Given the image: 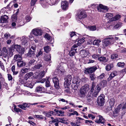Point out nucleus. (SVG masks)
Returning a JSON list of instances; mask_svg holds the SVG:
<instances>
[{"instance_id":"nucleus-7","label":"nucleus","mask_w":126,"mask_h":126,"mask_svg":"<svg viewBox=\"0 0 126 126\" xmlns=\"http://www.w3.org/2000/svg\"><path fill=\"white\" fill-rule=\"evenodd\" d=\"M97 69V67L95 66L85 68V73L87 74H92V73L94 72Z\"/></svg>"},{"instance_id":"nucleus-23","label":"nucleus","mask_w":126,"mask_h":126,"mask_svg":"<svg viewBox=\"0 0 126 126\" xmlns=\"http://www.w3.org/2000/svg\"><path fill=\"white\" fill-rule=\"evenodd\" d=\"M117 75V72L116 71H113L110 74L109 78L108 79V80L109 81L111 80L114 77Z\"/></svg>"},{"instance_id":"nucleus-33","label":"nucleus","mask_w":126,"mask_h":126,"mask_svg":"<svg viewBox=\"0 0 126 126\" xmlns=\"http://www.w3.org/2000/svg\"><path fill=\"white\" fill-rule=\"evenodd\" d=\"M98 59L100 62H107L106 57L103 56H101L98 57Z\"/></svg>"},{"instance_id":"nucleus-11","label":"nucleus","mask_w":126,"mask_h":126,"mask_svg":"<svg viewBox=\"0 0 126 126\" xmlns=\"http://www.w3.org/2000/svg\"><path fill=\"white\" fill-rule=\"evenodd\" d=\"M53 81L54 83V86L56 89H59L60 86L59 84V80L58 78L57 77H54L52 78Z\"/></svg>"},{"instance_id":"nucleus-49","label":"nucleus","mask_w":126,"mask_h":126,"mask_svg":"<svg viewBox=\"0 0 126 126\" xmlns=\"http://www.w3.org/2000/svg\"><path fill=\"white\" fill-rule=\"evenodd\" d=\"M107 82L106 80H103L101 82L100 84L102 87H104L107 84Z\"/></svg>"},{"instance_id":"nucleus-62","label":"nucleus","mask_w":126,"mask_h":126,"mask_svg":"<svg viewBox=\"0 0 126 126\" xmlns=\"http://www.w3.org/2000/svg\"><path fill=\"white\" fill-rule=\"evenodd\" d=\"M10 35L8 32H6L4 34V36L6 38L10 37Z\"/></svg>"},{"instance_id":"nucleus-63","label":"nucleus","mask_w":126,"mask_h":126,"mask_svg":"<svg viewBox=\"0 0 126 126\" xmlns=\"http://www.w3.org/2000/svg\"><path fill=\"white\" fill-rule=\"evenodd\" d=\"M75 54V52L74 51H70L69 52V55L71 56H74Z\"/></svg>"},{"instance_id":"nucleus-19","label":"nucleus","mask_w":126,"mask_h":126,"mask_svg":"<svg viewBox=\"0 0 126 126\" xmlns=\"http://www.w3.org/2000/svg\"><path fill=\"white\" fill-rule=\"evenodd\" d=\"M35 54V51H33L31 49H29L28 53H27V56L29 57H33L34 55Z\"/></svg>"},{"instance_id":"nucleus-53","label":"nucleus","mask_w":126,"mask_h":126,"mask_svg":"<svg viewBox=\"0 0 126 126\" xmlns=\"http://www.w3.org/2000/svg\"><path fill=\"white\" fill-rule=\"evenodd\" d=\"M76 115L77 116H78L79 115L78 113V112L76 111H74L73 112V113H71L69 115V116H70L72 115Z\"/></svg>"},{"instance_id":"nucleus-39","label":"nucleus","mask_w":126,"mask_h":126,"mask_svg":"<svg viewBox=\"0 0 126 126\" xmlns=\"http://www.w3.org/2000/svg\"><path fill=\"white\" fill-rule=\"evenodd\" d=\"M115 100L114 99H110V101H109V104L111 108L113 106Z\"/></svg>"},{"instance_id":"nucleus-35","label":"nucleus","mask_w":126,"mask_h":126,"mask_svg":"<svg viewBox=\"0 0 126 126\" xmlns=\"http://www.w3.org/2000/svg\"><path fill=\"white\" fill-rule=\"evenodd\" d=\"M87 28L90 30L94 31L96 30V28L95 26H88L86 27Z\"/></svg>"},{"instance_id":"nucleus-10","label":"nucleus","mask_w":126,"mask_h":126,"mask_svg":"<svg viewBox=\"0 0 126 126\" xmlns=\"http://www.w3.org/2000/svg\"><path fill=\"white\" fill-rule=\"evenodd\" d=\"M97 8L98 11L100 12H102V10H104L105 11H107L109 9L107 6H104L101 4H99Z\"/></svg>"},{"instance_id":"nucleus-59","label":"nucleus","mask_w":126,"mask_h":126,"mask_svg":"<svg viewBox=\"0 0 126 126\" xmlns=\"http://www.w3.org/2000/svg\"><path fill=\"white\" fill-rule=\"evenodd\" d=\"M46 86L47 87H48L50 86V82L48 80H47L46 81Z\"/></svg>"},{"instance_id":"nucleus-4","label":"nucleus","mask_w":126,"mask_h":126,"mask_svg":"<svg viewBox=\"0 0 126 126\" xmlns=\"http://www.w3.org/2000/svg\"><path fill=\"white\" fill-rule=\"evenodd\" d=\"M72 79V77L70 75H68L64 78L65 82L64 86L65 87H67V86L70 85Z\"/></svg>"},{"instance_id":"nucleus-24","label":"nucleus","mask_w":126,"mask_h":126,"mask_svg":"<svg viewBox=\"0 0 126 126\" xmlns=\"http://www.w3.org/2000/svg\"><path fill=\"white\" fill-rule=\"evenodd\" d=\"M14 59L17 62L22 60V58L21 56L19 54H16L15 55Z\"/></svg>"},{"instance_id":"nucleus-42","label":"nucleus","mask_w":126,"mask_h":126,"mask_svg":"<svg viewBox=\"0 0 126 126\" xmlns=\"http://www.w3.org/2000/svg\"><path fill=\"white\" fill-rule=\"evenodd\" d=\"M44 51L47 53L50 50V48L48 46L44 47Z\"/></svg>"},{"instance_id":"nucleus-47","label":"nucleus","mask_w":126,"mask_h":126,"mask_svg":"<svg viewBox=\"0 0 126 126\" xmlns=\"http://www.w3.org/2000/svg\"><path fill=\"white\" fill-rule=\"evenodd\" d=\"M117 65L118 67L123 68L124 67L125 63L124 62H119L118 63Z\"/></svg>"},{"instance_id":"nucleus-45","label":"nucleus","mask_w":126,"mask_h":126,"mask_svg":"<svg viewBox=\"0 0 126 126\" xmlns=\"http://www.w3.org/2000/svg\"><path fill=\"white\" fill-rule=\"evenodd\" d=\"M17 15L16 14H14L12 16V18L13 21H15L16 20L17 18Z\"/></svg>"},{"instance_id":"nucleus-61","label":"nucleus","mask_w":126,"mask_h":126,"mask_svg":"<svg viewBox=\"0 0 126 126\" xmlns=\"http://www.w3.org/2000/svg\"><path fill=\"white\" fill-rule=\"evenodd\" d=\"M42 53L43 52H42L41 50H40V51L38 52V54L36 55V57H38L39 56L42 55Z\"/></svg>"},{"instance_id":"nucleus-27","label":"nucleus","mask_w":126,"mask_h":126,"mask_svg":"<svg viewBox=\"0 0 126 126\" xmlns=\"http://www.w3.org/2000/svg\"><path fill=\"white\" fill-rule=\"evenodd\" d=\"M61 67H60L59 66H58L57 69L56 70V71L59 74H63L64 71V69H61Z\"/></svg>"},{"instance_id":"nucleus-48","label":"nucleus","mask_w":126,"mask_h":126,"mask_svg":"<svg viewBox=\"0 0 126 126\" xmlns=\"http://www.w3.org/2000/svg\"><path fill=\"white\" fill-rule=\"evenodd\" d=\"M118 56V55L117 54H114L111 55V58L112 59H114L117 58Z\"/></svg>"},{"instance_id":"nucleus-43","label":"nucleus","mask_w":126,"mask_h":126,"mask_svg":"<svg viewBox=\"0 0 126 126\" xmlns=\"http://www.w3.org/2000/svg\"><path fill=\"white\" fill-rule=\"evenodd\" d=\"M80 45V44L78 43L77 44H74L71 48L72 51L74 50V49L77 47L78 46H79Z\"/></svg>"},{"instance_id":"nucleus-15","label":"nucleus","mask_w":126,"mask_h":126,"mask_svg":"<svg viewBox=\"0 0 126 126\" xmlns=\"http://www.w3.org/2000/svg\"><path fill=\"white\" fill-rule=\"evenodd\" d=\"M98 118L97 117V119L95 121V122L96 123L98 124L102 123L104 124L105 122L103 121L104 119L103 117L99 115L98 116Z\"/></svg>"},{"instance_id":"nucleus-58","label":"nucleus","mask_w":126,"mask_h":126,"mask_svg":"<svg viewBox=\"0 0 126 126\" xmlns=\"http://www.w3.org/2000/svg\"><path fill=\"white\" fill-rule=\"evenodd\" d=\"M35 61V60L34 59H32L30 60L28 63V64L29 65H32Z\"/></svg>"},{"instance_id":"nucleus-16","label":"nucleus","mask_w":126,"mask_h":126,"mask_svg":"<svg viewBox=\"0 0 126 126\" xmlns=\"http://www.w3.org/2000/svg\"><path fill=\"white\" fill-rule=\"evenodd\" d=\"M45 68V67L42 65V63H40L34 66L33 67V69L34 70H36L37 69H40L41 68V69H43Z\"/></svg>"},{"instance_id":"nucleus-28","label":"nucleus","mask_w":126,"mask_h":126,"mask_svg":"<svg viewBox=\"0 0 126 126\" xmlns=\"http://www.w3.org/2000/svg\"><path fill=\"white\" fill-rule=\"evenodd\" d=\"M80 89L87 93L89 90V87L88 85H85L82 86Z\"/></svg>"},{"instance_id":"nucleus-40","label":"nucleus","mask_w":126,"mask_h":126,"mask_svg":"<svg viewBox=\"0 0 126 126\" xmlns=\"http://www.w3.org/2000/svg\"><path fill=\"white\" fill-rule=\"evenodd\" d=\"M16 107V105H14V110L15 111L17 112H22V110H21L18 108H17Z\"/></svg>"},{"instance_id":"nucleus-60","label":"nucleus","mask_w":126,"mask_h":126,"mask_svg":"<svg viewBox=\"0 0 126 126\" xmlns=\"http://www.w3.org/2000/svg\"><path fill=\"white\" fill-rule=\"evenodd\" d=\"M92 57L94 59H96L99 57V55L98 54H93L92 55Z\"/></svg>"},{"instance_id":"nucleus-64","label":"nucleus","mask_w":126,"mask_h":126,"mask_svg":"<svg viewBox=\"0 0 126 126\" xmlns=\"http://www.w3.org/2000/svg\"><path fill=\"white\" fill-rule=\"evenodd\" d=\"M121 51L122 53H125L126 52V48H121Z\"/></svg>"},{"instance_id":"nucleus-5","label":"nucleus","mask_w":126,"mask_h":126,"mask_svg":"<svg viewBox=\"0 0 126 126\" xmlns=\"http://www.w3.org/2000/svg\"><path fill=\"white\" fill-rule=\"evenodd\" d=\"M105 95L103 94H101L98 98L97 102L98 105L99 106H103L104 102Z\"/></svg>"},{"instance_id":"nucleus-22","label":"nucleus","mask_w":126,"mask_h":126,"mask_svg":"<svg viewBox=\"0 0 126 126\" xmlns=\"http://www.w3.org/2000/svg\"><path fill=\"white\" fill-rule=\"evenodd\" d=\"M21 41L22 42V45H25L28 43V39L25 36H23L21 38Z\"/></svg>"},{"instance_id":"nucleus-36","label":"nucleus","mask_w":126,"mask_h":126,"mask_svg":"<svg viewBox=\"0 0 126 126\" xmlns=\"http://www.w3.org/2000/svg\"><path fill=\"white\" fill-rule=\"evenodd\" d=\"M51 55L50 54L45 55L44 57V59L47 61H49L51 60Z\"/></svg>"},{"instance_id":"nucleus-12","label":"nucleus","mask_w":126,"mask_h":126,"mask_svg":"<svg viewBox=\"0 0 126 126\" xmlns=\"http://www.w3.org/2000/svg\"><path fill=\"white\" fill-rule=\"evenodd\" d=\"M86 16V15L84 13L81 12L79 13H78V15L76 17V19L77 20H79L85 17Z\"/></svg>"},{"instance_id":"nucleus-30","label":"nucleus","mask_w":126,"mask_h":126,"mask_svg":"<svg viewBox=\"0 0 126 126\" xmlns=\"http://www.w3.org/2000/svg\"><path fill=\"white\" fill-rule=\"evenodd\" d=\"M44 75V71H43L42 72L39 73L37 76L35 77H36V78L37 79H40L43 77Z\"/></svg>"},{"instance_id":"nucleus-54","label":"nucleus","mask_w":126,"mask_h":126,"mask_svg":"<svg viewBox=\"0 0 126 126\" xmlns=\"http://www.w3.org/2000/svg\"><path fill=\"white\" fill-rule=\"evenodd\" d=\"M32 18V17L29 16H27L26 17V19L28 22L30 21Z\"/></svg>"},{"instance_id":"nucleus-21","label":"nucleus","mask_w":126,"mask_h":126,"mask_svg":"<svg viewBox=\"0 0 126 126\" xmlns=\"http://www.w3.org/2000/svg\"><path fill=\"white\" fill-rule=\"evenodd\" d=\"M35 91L38 92H45L44 88L42 86H40L37 87Z\"/></svg>"},{"instance_id":"nucleus-29","label":"nucleus","mask_w":126,"mask_h":126,"mask_svg":"<svg viewBox=\"0 0 126 126\" xmlns=\"http://www.w3.org/2000/svg\"><path fill=\"white\" fill-rule=\"evenodd\" d=\"M30 69L29 68H23L20 71V73L21 74H25L30 71Z\"/></svg>"},{"instance_id":"nucleus-1","label":"nucleus","mask_w":126,"mask_h":126,"mask_svg":"<svg viewBox=\"0 0 126 126\" xmlns=\"http://www.w3.org/2000/svg\"><path fill=\"white\" fill-rule=\"evenodd\" d=\"M14 50L12 48H10L6 49V47L3 48V54L4 57L5 58L7 57L8 58L12 57L13 54V52Z\"/></svg>"},{"instance_id":"nucleus-37","label":"nucleus","mask_w":126,"mask_h":126,"mask_svg":"<svg viewBox=\"0 0 126 126\" xmlns=\"http://www.w3.org/2000/svg\"><path fill=\"white\" fill-rule=\"evenodd\" d=\"M122 105V104H121L119 105L117 108L115 109V112L116 113H118L119 110L121 108Z\"/></svg>"},{"instance_id":"nucleus-34","label":"nucleus","mask_w":126,"mask_h":126,"mask_svg":"<svg viewBox=\"0 0 126 126\" xmlns=\"http://www.w3.org/2000/svg\"><path fill=\"white\" fill-rule=\"evenodd\" d=\"M121 16L119 15H116L114 17L111 18V20L112 21H115L118 20L121 18Z\"/></svg>"},{"instance_id":"nucleus-26","label":"nucleus","mask_w":126,"mask_h":126,"mask_svg":"<svg viewBox=\"0 0 126 126\" xmlns=\"http://www.w3.org/2000/svg\"><path fill=\"white\" fill-rule=\"evenodd\" d=\"M80 82V80L79 78L74 77L73 78V83L74 84H76L77 85H79Z\"/></svg>"},{"instance_id":"nucleus-2","label":"nucleus","mask_w":126,"mask_h":126,"mask_svg":"<svg viewBox=\"0 0 126 126\" xmlns=\"http://www.w3.org/2000/svg\"><path fill=\"white\" fill-rule=\"evenodd\" d=\"M114 40L113 38H108L102 41V45L105 47L112 45L114 43Z\"/></svg>"},{"instance_id":"nucleus-14","label":"nucleus","mask_w":126,"mask_h":126,"mask_svg":"<svg viewBox=\"0 0 126 126\" xmlns=\"http://www.w3.org/2000/svg\"><path fill=\"white\" fill-rule=\"evenodd\" d=\"M80 53L82 57H86L87 56H89L90 54V53L88 51L85 50H81Z\"/></svg>"},{"instance_id":"nucleus-17","label":"nucleus","mask_w":126,"mask_h":126,"mask_svg":"<svg viewBox=\"0 0 126 126\" xmlns=\"http://www.w3.org/2000/svg\"><path fill=\"white\" fill-rule=\"evenodd\" d=\"M87 93L85 91L80 89L79 90V95L80 97H84L86 96Z\"/></svg>"},{"instance_id":"nucleus-3","label":"nucleus","mask_w":126,"mask_h":126,"mask_svg":"<svg viewBox=\"0 0 126 126\" xmlns=\"http://www.w3.org/2000/svg\"><path fill=\"white\" fill-rule=\"evenodd\" d=\"M33 74V72H30L27 73L25 75L23 79V83L24 84H26L27 83L30 82V77Z\"/></svg>"},{"instance_id":"nucleus-18","label":"nucleus","mask_w":126,"mask_h":126,"mask_svg":"<svg viewBox=\"0 0 126 126\" xmlns=\"http://www.w3.org/2000/svg\"><path fill=\"white\" fill-rule=\"evenodd\" d=\"M26 64V62L22 60L17 62V66L19 67H22L25 66Z\"/></svg>"},{"instance_id":"nucleus-44","label":"nucleus","mask_w":126,"mask_h":126,"mask_svg":"<svg viewBox=\"0 0 126 126\" xmlns=\"http://www.w3.org/2000/svg\"><path fill=\"white\" fill-rule=\"evenodd\" d=\"M100 42L101 41L98 40H95L93 42V44L94 45H98Z\"/></svg>"},{"instance_id":"nucleus-9","label":"nucleus","mask_w":126,"mask_h":126,"mask_svg":"<svg viewBox=\"0 0 126 126\" xmlns=\"http://www.w3.org/2000/svg\"><path fill=\"white\" fill-rule=\"evenodd\" d=\"M61 7L63 10H65L68 8V3L65 0H63L61 3Z\"/></svg>"},{"instance_id":"nucleus-6","label":"nucleus","mask_w":126,"mask_h":126,"mask_svg":"<svg viewBox=\"0 0 126 126\" xmlns=\"http://www.w3.org/2000/svg\"><path fill=\"white\" fill-rule=\"evenodd\" d=\"M14 48L16 51L19 53L20 54H22L24 53L25 49L23 47H21L20 45H15Z\"/></svg>"},{"instance_id":"nucleus-32","label":"nucleus","mask_w":126,"mask_h":126,"mask_svg":"<svg viewBox=\"0 0 126 126\" xmlns=\"http://www.w3.org/2000/svg\"><path fill=\"white\" fill-rule=\"evenodd\" d=\"M89 76L91 80L92 81H94L96 78V75L94 73L90 74Z\"/></svg>"},{"instance_id":"nucleus-51","label":"nucleus","mask_w":126,"mask_h":126,"mask_svg":"<svg viewBox=\"0 0 126 126\" xmlns=\"http://www.w3.org/2000/svg\"><path fill=\"white\" fill-rule=\"evenodd\" d=\"M58 122H59V123L60 122L62 123H64V121L63 120L64 118H58Z\"/></svg>"},{"instance_id":"nucleus-13","label":"nucleus","mask_w":126,"mask_h":126,"mask_svg":"<svg viewBox=\"0 0 126 126\" xmlns=\"http://www.w3.org/2000/svg\"><path fill=\"white\" fill-rule=\"evenodd\" d=\"M8 17L6 15L1 16L0 18V23H6L8 22Z\"/></svg>"},{"instance_id":"nucleus-38","label":"nucleus","mask_w":126,"mask_h":126,"mask_svg":"<svg viewBox=\"0 0 126 126\" xmlns=\"http://www.w3.org/2000/svg\"><path fill=\"white\" fill-rule=\"evenodd\" d=\"M101 88L98 87H97V91H95L94 93V96L95 97H96L97 95H98V93L99 92Z\"/></svg>"},{"instance_id":"nucleus-55","label":"nucleus","mask_w":126,"mask_h":126,"mask_svg":"<svg viewBox=\"0 0 126 126\" xmlns=\"http://www.w3.org/2000/svg\"><path fill=\"white\" fill-rule=\"evenodd\" d=\"M37 0H31V5L32 6L34 5Z\"/></svg>"},{"instance_id":"nucleus-20","label":"nucleus","mask_w":126,"mask_h":126,"mask_svg":"<svg viewBox=\"0 0 126 126\" xmlns=\"http://www.w3.org/2000/svg\"><path fill=\"white\" fill-rule=\"evenodd\" d=\"M122 25V24L120 22H118L115 24L114 25L113 27V30L119 29Z\"/></svg>"},{"instance_id":"nucleus-52","label":"nucleus","mask_w":126,"mask_h":126,"mask_svg":"<svg viewBox=\"0 0 126 126\" xmlns=\"http://www.w3.org/2000/svg\"><path fill=\"white\" fill-rule=\"evenodd\" d=\"M113 16V14L111 13H107L106 14V17L108 18H110L112 16Z\"/></svg>"},{"instance_id":"nucleus-31","label":"nucleus","mask_w":126,"mask_h":126,"mask_svg":"<svg viewBox=\"0 0 126 126\" xmlns=\"http://www.w3.org/2000/svg\"><path fill=\"white\" fill-rule=\"evenodd\" d=\"M113 67V63H110L107 65L106 66V70L109 71Z\"/></svg>"},{"instance_id":"nucleus-46","label":"nucleus","mask_w":126,"mask_h":126,"mask_svg":"<svg viewBox=\"0 0 126 126\" xmlns=\"http://www.w3.org/2000/svg\"><path fill=\"white\" fill-rule=\"evenodd\" d=\"M35 118H39L42 119L44 118V116L41 115H35L34 116Z\"/></svg>"},{"instance_id":"nucleus-56","label":"nucleus","mask_w":126,"mask_h":126,"mask_svg":"<svg viewBox=\"0 0 126 126\" xmlns=\"http://www.w3.org/2000/svg\"><path fill=\"white\" fill-rule=\"evenodd\" d=\"M105 76V74L104 73H103L101 74L100 75L98 76L97 78L98 79H102Z\"/></svg>"},{"instance_id":"nucleus-57","label":"nucleus","mask_w":126,"mask_h":126,"mask_svg":"<svg viewBox=\"0 0 126 126\" xmlns=\"http://www.w3.org/2000/svg\"><path fill=\"white\" fill-rule=\"evenodd\" d=\"M25 86L27 87H30V88H32V86L31 85L30 83H27L26 84H24Z\"/></svg>"},{"instance_id":"nucleus-50","label":"nucleus","mask_w":126,"mask_h":126,"mask_svg":"<svg viewBox=\"0 0 126 126\" xmlns=\"http://www.w3.org/2000/svg\"><path fill=\"white\" fill-rule=\"evenodd\" d=\"M85 38L84 37L82 38L81 39H80L79 40L78 42V43H80V45L81 44L84 42L85 41Z\"/></svg>"},{"instance_id":"nucleus-41","label":"nucleus","mask_w":126,"mask_h":126,"mask_svg":"<svg viewBox=\"0 0 126 126\" xmlns=\"http://www.w3.org/2000/svg\"><path fill=\"white\" fill-rule=\"evenodd\" d=\"M44 37L48 40H50L51 41V37L48 33H46Z\"/></svg>"},{"instance_id":"nucleus-25","label":"nucleus","mask_w":126,"mask_h":126,"mask_svg":"<svg viewBox=\"0 0 126 126\" xmlns=\"http://www.w3.org/2000/svg\"><path fill=\"white\" fill-rule=\"evenodd\" d=\"M18 106L22 109L26 110V108H28L29 106L26 103H23L22 105H19Z\"/></svg>"},{"instance_id":"nucleus-8","label":"nucleus","mask_w":126,"mask_h":126,"mask_svg":"<svg viewBox=\"0 0 126 126\" xmlns=\"http://www.w3.org/2000/svg\"><path fill=\"white\" fill-rule=\"evenodd\" d=\"M32 33L35 36H38L42 35V32L39 29H34L32 30Z\"/></svg>"}]
</instances>
